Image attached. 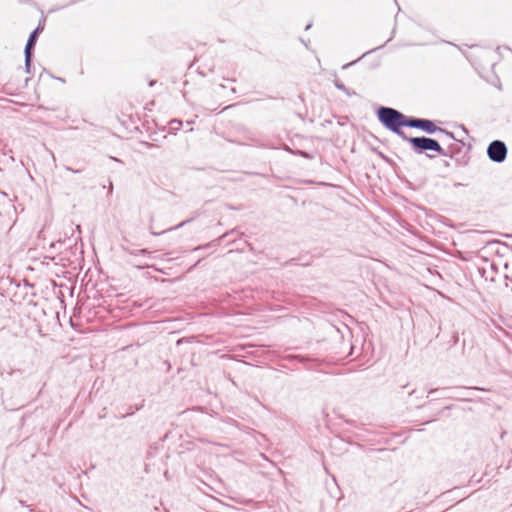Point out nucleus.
<instances>
[{
    "instance_id": "obj_3",
    "label": "nucleus",
    "mask_w": 512,
    "mask_h": 512,
    "mask_svg": "<svg viewBox=\"0 0 512 512\" xmlns=\"http://www.w3.org/2000/svg\"><path fill=\"white\" fill-rule=\"evenodd\" d=\"M404 141L409 143L410 149L415 154H425L429 159H433L435 157V155L430 154V152H434L439 155L444 153V148L440 145L439 141L431 137L407 136V138Z\"/></svg>"
},
{
    "instance_id": "obj_12",
    "label": "nucleus",
    "mask_w": 512,
    "mask_h": 512,
    "mask_svg": "<svg viewBox=\"0 0 512 512\" xmlns=\"http://www.w3.org/2000/svg\"><path fill=\"white\" fill-rule=\"evenodd\" d=\"M121 249L123 251H125L126 253H129V254L135 255V256H138V255H148L150 253L147 249L132 250L131 248H129L125 244H121Z\"/></svg>"
},
{
    "instance_id": "obj_16",
    "label": "nucleus",
    "mask_w": 512,
    "mask_h": 512,
    "mask_svg": "<svg viewBox=\"0 0 512 512\" xmlns=\"http://www.w3.org/2000/svg\"><path fill=\"white\" fill-rule=\"evenodd\" d=\"M235 233H236V229H233V230H231V231H229V232H226L225 234H223L222 236H220L218 239L213 240L212 242H210V243H209V244H207L206 246L211 247V246L219 245V244H220V242H221L224 238H227V237H229V236H231V235H233V234H235Z\"/></svg>"
},
{
    "instance_id": "obj_35",
    "label": "nucleus",
    "mask_w": 512,
    "mask_h": 512,
    "mask_svg": "<svg viewBox=\"0 0 512 512\" xmlns=\"http://www.w3.org/2000/svg\"><path fill=\"white\" fill-rule=\"evenodd\" d=\"M511 291H512V288H511Z\"/></svg>"
},
{
    "instance_id": "obj_7",
    "label": "nucleus",
    "mask_w": 512,
    "mask_h": 512,
    "mask_svg": "<svg viewBox=\"0 0 512 512\" xmlns=\"http://www.w3.org/2000/svg\"><path fill=\"white\" fill-rule=\"evenodd\" d=\"M417 129L425 132L426 134L432 135L437 133L438 130H440V127H438L433 120L420 118Z\"/></svg>"
},
{
    "instance_id": "obj_4",
    "label": "nucleus",
    "mask_w": 512,
    "mask_h": 512,
    "mask_svg": "<svg viewBox=\"0 0 512 512\" xmlns=\"http://www.w3.org/2000/svg\"><path fill=\"white\" fill-rule=\"evenodd\" d=\"M487 156L494 163H502L507 157V146L501 140H493L487 147Z\"/></svg>"
},
{
    "instance_id": "obj_28",
    "label": "nucleus",
    "mask_w": 512,
    "mask_h": 512,
    "mask_svg": "<svg viewBox=\"0 0 512 512\" xmlns=\"http://www.w3.org/2000/svg\"><path fill=\"white\" fill-rule=\"evenodd\" d=\"M112 191H113V185H112V182H110V187H109V191H108V193H109V194H111V193H112Z\"/></svg>"
},
{
    "instance_id": "obj_32",
    "label": "nucleus",
    "mask_w": 512,
    "mask_h": 512,
    "mask_svg": "<svg viewBox=\"0 0 512 512\" xmlns=\"http://www.w3.org/2000/svg\"><path fill=\"white\" fill-rule=\"evenodd\" d=\"M367 53H363V55L358 59L360 60L361 58H363L364 56H366Z\"/></svg>"
},
{
    "instance_id": "obj_2",
    "label": "nucleus",
    "mask_w": 512,
    "mask_h": 512,
    "mask_svg": "<svg viewBox=\"0 0 512 512\" xmlns=\"http://www.w3.org/2000/svg\"><path fill=\"white\" fill-rule=\"evenodd\" d=\"M284 360L287 362V364L283 366L291 369L304 368L307 370H317L325 373L330 372L327 370L329 363L324 359L317 357H310L308 355L302 354H288Z\"/></svg>"
},
{
    "instance_id": "obj_19",
    "label": "nucleus",
    "mask_w": 512,
    "mask_h": 512,
    "mask_svg": "<svg viewBox=\"0 0 512 512\" xmlns=\"http://www.w3.org/2000/svg\"><path fill=\"white\" fill-rule=\"evenodd\" d=\"M284 150L291 153L292 155L300 156V157L302 156V153H303V150L292 149V148L288 147L287 145H285Z\"/></svg>"
},
{
    "instance_id": "obj_21",
    "label": "nucleus",
    "mask_w": 512,
    "mask_h": 512,
    "mask_svg": "<svg viewBox=\"0 0 512 512\" xmlns=\"http://www.w3.org/2000/svg\"><path fill=\"white\" fill-rule=\"evenodd\" d=\"M301 157H303V158H305V159H309V160H311V159H313V158H314V155H313V154H311V153H309V152H307V151H304V150H303V153H302V156H301Z\"/></svg>"
},
{
    "instance_id": "obj_30",
    "label": "nucleus",
    "mask_w": 512,
    "mask_h": 512,
    "mask_svg": "<svg viewBox=\"0 0 512 512\" xmlns=\"http://www.w3.org/2000/svg\"><path fill=\"white\" fill-rule=\"evenodd\" d=\"M436 391H437V389H430V390L428 391V393H429V394H432V393H434V392H436Z\"/></svg>"
},
{
    "instance_id": "obj_29",
    "label": "nucleus",
    "mask_w": 512,
    "mask_h": 512,
    "mask_svg": "<svg viewBox=\"0 0 512 512\" xmlns=\"http://www.w3.org/2000/svg\"><path fill=\"white\" fill-rule=\"evenodd\" d=\"M155 83H156V81H155V80H151V81L149 82V86H150V87H152V86H154V85H155Z\"/></svg>"
},
{
    "instance_id": "obj_17",
    "label": "nucleus",
    "mask_w": 512,
    "mask_h": 512,
    "mask_svg": "<svg viewBox=\"0 0 512 512\" xmlns=\"http://www.w3.org/2000/svg\"><path fill=\"white\" fill-rule=\"evenodd\" d=\"M190 221H191V220H190V219H188V220H185V221L181 222L180 224H178V225H176V226H174V227H172V228L166 229V230H164V231H162V232H154V231H151V233H152L153 235H160V234H163V233H165V232H167V231L176 230V229H178V228H180V227H183L186 223H188V222H190Z\"/></svg>"
},
{
    "instance_id": "obj_26",
    "label": "nucleus",
    "mask_w": 512,
    "mask_h": 512,
    "mask_svg": "<svg viewBox=\"0 0 512 512\" xmlns=\"http://www.w3.org/2000/svg\"><path fill=\"white\" fill-rule=\"evenodd\" d=\"M443 165L445 167H450V163L447 160H443Z\"/></svg>"
},
{
    "instance_id": "obj_9",
    "label": "nucleus",
    "mask_w": 512,
    "mask_h": 512,
    "mask_svg": "<svg viewBox=\"0 0 512 512\" xmlns=\"http://www.w3.org/2000/svg\"><path fill=\"white\" fill-rule=\"evenodd\" d=\"M184 343L192 344L193 346L190 348L191 352H202L200 349V342L195 340V337H189V338H181L178 339L176 344L177 346H181Z\"/></svg>"
},
{
    "instance_id": "obj_8",
    "label": "nucleus",
    "mask_w": 512,
    "mask_h": 512,
    "mask_svg": "<svg viewBox=\"0 0 512 512\" xmlns=\"http://www.w3.org/2000/svg\"><path fill=\"white\" fill-rule=\"evenodd\" d=\"M487 247L499 256H504L509 250V245L499 240L489 241Z\"/></svg>"
},
{
    "instance_id": "obj_34",
    "label": "nucleus",
    "mask_w": 512,
    "mask_h": 512,
    "mask_svg": "<svg viewBox=\"0 0 512 512\" xmlns=\"http://www.w3.org/2000/svg\"><path fill=\"white\" fill-rule=\"evenodd\" d=\"M509 282H512V279H509Z\"/></svg>"
},
{
    "instance_id": "obj_11",
    "label": "nucleus",
    "mask_w": 512,
    "mask_h": 512,
    "mask_svg": "<svg viewBox=\"0 0 512 512\" xmlns=\"http://www.w3.org/2000/svg\"><path fill=\"white\" fill-rule=\"evenodd\" d=\"M34 53L29 51H24V65H25V72L30 74L32 69V62H33Z\"/></svg>"
},
{
    "instance_id": "obj_33",
    "label": "nucleus",
    "mask_w": 512,
    "mask_h": 512,
    "mask_svg": "<svg viewBox=\"0 0 512 512\" xmlns=\"http://www.w3.org/2000/svg\"><path fill=\"white\" fill-rule=\"evenodd\" d=\"M509 282H512V279H509Z\"/></svg>"
},
{
    "instance_id": "obj_5",
    "label": "nucleus",
    "mask_w": 512,
    "mask_h": 512,
    "mask_svg": "<svg viewBox=\"0 0 512 512\" xmlns=\"http://www.w3.org/2000/svg\"><path fill=\"white\" fill-rule=\"evenodd\" d=\"M457 143L449 144L444 148V153L441 156L454 159L459 165H467L469 158L466 154H462L464 142L456 140Z\"/></svg>"
},
{
    "instance_id": "obj_1",
    "label": "nucleus",
    "mask_w": 512,
    "mask_h": 512,
    "mask_svg": "<svg viewBox=\"0 0 512 512\" xmlns=\"http://www.w3.org/2000/svg\"><path fill=\"white\" fill-rule=\"evenodd\" d=\"M378 121L389 131L399 136L403 141L407 134L402 129V112L392 107L380 106L376 110Z\"/></svg>"
},
{
    "instance_id": "obj_15",
    "label": "nucleus",
    "mask_w": 512,
    "mask_h": 512,
    "mask_svg": "<svg viewBox=\"0 0 512 512\" xmlns=\"http://www.w3.org/2000/svg\"><path fill=\"white\" fill-rule=\"evenodd\" d=\"M182 124H183L182 120H180V119H172L169 122V129H170L169 133L176 134V132L181 129Z\"/></svg>"
},
{
    "instance_id": "obj_14",
    "label": "nucleus",
    "mask_w": 512,
    "mask_h": 512,
    "mask_svg": "<svg viewBox=\"0 0 512 512\" xmlns=\"http://www.w3.org/2000/svg\"><path fill=\"white\" fill-rule=\"evenodd\" d=\"M334 86L338 90L343 91L348 96H352V95L356 94V92L354 90H350L349 88H347L339 79L334 80Z\"/></svg>"
},
{
    "instance_id": "obj_23",
    "label": "nucleus",
    "mask_w": 512,
    "mask_h": 512,
    "mask_svg": "<svg viewBox=\"0 0 512 512\" xmlns=\"http://www.w3.org/2000/svg\"><path fill=\"white\" fill-rule=\"evenodd\" d=\"M357 61H358V60H356V61H352V62H350V63H348V64H344L342 68H343V69H346V68H348L349 66L354 65Z\"/></svg>"
},
{
    "instance_id": "obj_6",
    "label": "nucleus",
    "mask_w": 512,
    "mask_h": 512,
    "mask_svg": "<svg viewBox=\"0 0 512 512\" xmlns=\"http://www.w3.org/2000/svg\"><path fill=\"white\" fill-rule=\"evenodd\" d=\"M45 22H46V18L44 16H42L41 19L39 20L37 27L30 33V35L27 39L24 51H29V52L34 53V49H35L37 40H38L40 34L44 31Z\"/></svg>"
},
{
    "instance_id": "obj_10",
    "label": "nucleus",
    "mask_w": 512,
    "mask_h": 512,
    "mask_svg": "<svg viewBox=\"0 0 512 512\" xmlns=\"http://www.w3.org/2000/svg\"><path fill=\"white\" fill-rule=\"evenodd\" d=\"M420 118L412 117V116H406L402 113V128L403 127H409V128H418Z\"/></svg>"
},
{
    "instance_id": "obj_25",
    "label": "nucleus",
    "mask_w": 512,
    "mask_h": 512,
    "mask_svg": "<svg viewBox=\"0 0 512 512\" xmlns=\"http://www.w3.org/2000/svg\"><path fill=\"white\" fill-rule=\"evenodd\" d=\"M311 27H312V23L310 22V23H308V24L306 25V27H305V31H308L309 29H311Z\"/></svg>"
},
{
    "instance_id": "obj_22",
    "label": "nucleus",
    "mask_w": 512,
    "mask_h": 512,
    "mask_svg": "<svg viewBox=\"0 0 512 512\" xmlns=\"http://www.w3.org/2000/svg\"><path fill=\"white\" fill-rule=\"evenodd\" d=\"M65 170L72 172V173H80L81 172L80 169H73L72 167H69V166H65Z\"/></svg>"
},
{
    "instance_id": "obj_27",
    "label": "nucleus",
    "mask_w": 512,
    "mask_h": 512,
    "mask_svg": "<svg viewBox=\"0 0 512 512\" xmlns=\"http://www.w3.org/2000/svg\"><path fill=\"white\" fill-rule=\"evenodd\" d=\"M300 41L305 45L306 48H308V43L303 38H300Z\"/></svg>"
},
{
    "instance_id": "obj_18",
    "label": "nucleus",
    "mask_w": 512,
    "mask_h": 512,
    "mask_svg": "<svg viewBox=\"0 0 512 512\" xmlns=\"http://www.w3.org/2000/svg\"><path fill=\"white\" fill-rule=\"evenodd\" d=\"M284 150L291 153L292 155L300 156V157L302 156V153H303V150L292 149V148L288 147L287 145H285Z\"/></svg>"
},
{
    "instance_id": "obj_24",
    "label": "nucleus",
    "mask_w": 512,
    "mask_h": 512,
    "mask_svg": "<svg viewBox=\"0 0 512 512\" xmlns=\"http://www.w3.org/2000/svg\"><path fill=\"white\" fill-rule=\"evenodd\" d=\"M143 145H145L147 148L155 147L156 145L149 143V142H143Z\"/></svg>"
},
{
    "instance_id": "obj_13",
    "label": "nucleus",
    "mask_w": 512,
    "mask_h": 512,
    "mask_svg": "<svg viewBox=\"0 0 512 512\" xmlns=\"http://www.w3.org/2000/svg\"><path fill=\"white\" fill-rule=\"evenodd\" d=\"M121 249L123 251H125L126 253H129V254L135 255V256H138V255H148L150 253L147 249L132 250L131 248H129L125 244H121Z\"/></svg>"
},
{
    "instance_id": "obj_31",
    "label": "nucleus",
    "mask_w": 512,
    "mask_h": 512,
    "mask_svg": "<svg viewBox=\"0 0 512 512\" xmlns=\"http://www.w3.org/2000/svg\"><path fill=\"white\" fill-rule=\"evenodd\" d=\"M58 81H61V82H65V79L61 78V77H57L56 78Z\"/></svg>"
},
{
    "instance_id": "obj_20",
    "label": "nucleus",
    "mask_w": 512,
    "mask_h": 512,
    "mask_svg": "<svg viewBox=\"0 0 512 512\" xmlns=\"http://www.w3.org/2000/svg\"><path fill=\"white\" fill-rule=\"evenodd\" d=\"M438 133H442L444 134L445 136H447L448 138L450 139H453V140H456L455 136H454V133L453 132H450L444 128H441L440 127V130H438Z\"/></svg>"
}]
</instances>
